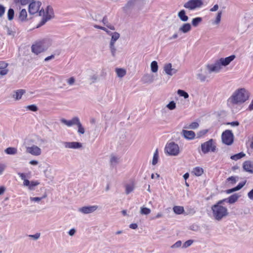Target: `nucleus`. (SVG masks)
Instances as JSON below:
<instances>
[{"label": "nucleus", "mask_w": 253, "mask_h": 253, "mask_svg": "<svg viewBox=\"0 0 253 253\" xmlns=\"http://www.w3.org/2000/svg\"><path fill=\"white\" fill-rule=\"evenodd\" d=\"M223 202L220 200L211 207L213 216L215 219L220 221L228 214L226 207L222 206Z\"/></svg>", "instance_id": "nucleus-1"}, {"label": "nucleus", "mask_w": 253, "mask_h": 253, "mask_svg": "<svg viewBox=\"0 0 253 253\" xmlns=\"http://www.w3.org/2000/svg\"><path fill=\"white\" fill-rule=\"evenodd\" d=\"M248 94L244 88L236 91L229 98L228 102L232 105L242 103L248 99Z\"/></svg>", "instance_id": "nucleus-2"}, {"label": "nucleus", "mask_w": 253, "mask_h": 253, "mask_svg": "<svg viewBox=\"0 0 253 253\" xmlns=\"http://www.w3.org/2000/svg\"><path fill=\"white\" fill-rule=\"evenodd\" d=\"M53 9L51 7L47 6L46 9V12L45 13L44 10L41 9L39 11V15L43 16L42 20H41L40 24L38 26H41L44 24L48 20L50 19L53 16Z\"/></svg>", "instance_id": "nucleus-3"}, {"label": "nucleus", "mask_w": 253, "mask_h": 253, "mask_svg": "<svg viewBox=\"0 0 253 253\" xmlns=\"http://www.w3.org/2000/svg\"><path fill=\"white\" fill-rule=\"evenodd\" d=\"M165 151L169 155L177 156L179 153V147L177 144L171 142L166 145Z\"/></svg>", "instance_id": "nucleus-4"}, {"label": "nucleus", "mask_w": 253, "mask_h": 253, "mask_svg": "<svg viewBox=\"0 0 253 253\" xmlns=\"http://www.w3.org/2000/svg\"><path fill=\"white\" fill-rule=\"evenodd\" d=\"M111 39L109 43V48L113 57L116 56L117 49L115 47V42L119 39L120 35L117 32L111 34Z\"/></svg>", "instance_id": "nucleus-5"}, {"label": "nucleus", "mask_w": 253, "mask_h": 253, "mask_svg": "<svg viewBox=\"0 0 253 253\" xmlns=\"http://www.w3.org/2000/svg\"><path fill=\"white\" fill-rule=\"evenodd\" d=\"M201 150L203 153L206 154L210 151L214 152L216 150V146L214 145L213 140L210 139L201 144Z\"/></svg>", "instance_id": "nucleus-6"}, {"label": "nucleus", "mask_w": 253, "mask_h": 253, "mask_svg": "<svg viewBox=\"0 0 253 253\" xmlns=\"http://www.w3.org/2000/svg\"><path fill=\"white\" fill-rule=\"evenodd\" d=\"M203 5V1L202 0H189L184 4L183 6L185 8L193 10L201 7Z\"/></svg>", "instance_id": "nucleus-7"}, {"label": "nucleus", "mask_w": 253, "mask_h": 253, "mask_svg": "<svg viewBox=\"0 0 253 253\" xmlns=\"http://www.w3.org/2000/svg\"><path fill=\"white\" fill-rule=\"evenodd\" d=\"M221 138L223 143L227 145H230L233 142L234 135L231 130H226L223 132Z\"/></svg>", "instance_id": "nucleus-8"}, {"label": "nucleus", "mask_w": 253, "mask_h": 253, "mask_svg": "<svg viewBox=\"0 0 253 253\" xmlns=\"http://www.w3.org/2000/svg\"><path fill=\"white\" fill-rule=\"evenodd\" d=\"M47 48V46L45 45V43L42 42H37L32 46V51L36 54L45 51Z\"/></svg>", "instance_id": "nucleus-9"}, {"label": "nucleus", "mask_w": 253, "mask_h": 253, "mask_svg": "<svg viewBox=\"0 0 253 253\" xmlns=\"http://www.w3.org/2000/svg\"><path fill=\"white\" fill-rule=\"evenodd\" d=\"M98 208L97 205L84 206L79 208L78 211L84 214H89L94 212Z\"/></svg>", "instance_id": "nucleus-10"}, {"label": "nucleus", "mask_w": 253, "mask_h": 253, "mask_svg": "<svg viewBox=\"0 0 253 253\" xmlns=\"http://www.w3.org/2000/svg\"><path fill=\"white\" fill-rule=\"evenodd\" d=\"M41 5L40 1H33L29 5V12L30 14H34L38 12Z\"/></svg>", "instance_id": "nucleus-11"}, {"label": "nucleus", "mask_w": 253, "mask_h": 253, "mask_svg": "<svg viewBox=\"0 0 253 253\" xmlns=\"http://www.w3.org/2000/svg\"><path fill=\"white\" fill-rule=\"evenodd\" d=\"M26 151L27 153L31 154L34 156H39L41 154V149L36 145H33L31 147H27L26 148Z\"/></svg>", "instance_id": "nucleus-12"}, {"label": "nucleus", "mask_w": 253, "mask_h": 253, "mask_svg": "<svg viewBox=\"0 0 253 253\" xmlns=\"http://www.w3.org/2000/svg\"><path fill=\"white\" fill-rule=\"evenodd\" d=\"M221 65L219 60H217L215 63L207 65V68L210 73L218 72L221 69Z\"/></svg>", "instance_id": "nucleus-13"}, {"label": "nucleus", "mask_w": 253, "mask_h": 253, "mask_svg": "<svg viewBox=\"0 0 253 253\" xmlns=\"http://www.w3.org/2000/svg\"><path fill=\"white\" fill-rule=\"evenodd\" d=\"M164 69L166 74L171 76L176 74L177 72V69L172 68L171 63H168L165 65Z\"/></svg>", "instance_id": "nucleus-14"}, {"label": "nucleus", "mask_w": 253, "mask_h": 253, "mask_svg": "<svg viewBox=\"0 0 253 253\" xmlns=\"http://www.w3.org/2000/svg\"><path fill=\"white\" fill-rule=\"evenodd\" d=\"M65 147L71 149H80L82 147V144L78 142H67L64 143Z\"/></svg>", "instance_id": "nucleus-15"}, {"label": "nucleus", "mask_w": 253, "mask_h": 253, "mask_svg": "<svg viewBox=\"0 0 253 253\" xmlns=\"http://www.w3.org/2000/svg\"><path fill=\"white\" fill-rule=\"evenodd\" d=\"M142 1V0H129L123 7V10L126 11L133 7L137 2Z\"/></svg>", "instance_id": "nucleus-16"}, {"label": "nucleus", "mask_w": 253, "mask_h": 253, "mask_svg": "<svg viewBox=\"0 0 253 253\" xmlns=\"http://www.w3.org/2000/svg\"><path fill=\"white\" fill-rule=\"evenodd\" d=\"M235 58V56L234 55L229 56L225 58H221L218 60L221 64V66H227L230 64V63L233 61Z\"/></svg>", "instance_id": "nucleus-17"}, {"label": "nucleus", "mask_w": 253, "mask_h": 253, "mask_svg": "<svg viewBox=\"0 0 253 253\" xmlns=\"http://www.w3.org/2000/svg\"><path fill=\"white\" fill-rule=\"evenodd\" d=\"M8 63L6 62L1 61H0V75L1 76L6 75L8 72V69L7 68Z\"/></svg>", "instance_id": "nucleus-18"}, {"label": "nucleus", "mask_w": 253, "mask_h": 253, "mask_svg": "<svg viewBox=\"0 0 253 253\" xmlns=\"http://www.w3.org/2000/svg\"><path fill=\"white\" fill-rule=\"evenodd\" d=\"M181 133L183 135L184 137L187 139H193L195 137V132L192 130H187L183 129Z\"/></svg>", "instance_id": "nucleus-19"}, {"label": "nucleus", "mask_w": 253, "mask_h": 253, "mask_svg": "<svg viewBox=\"0 0 253 253\" xmlns=\"http://www.w3.org/2000/svg\"><path fill=\"white\" fill-rule=\"evenodd\" d=\"M243 168L247 172L253 173V163L251 161H246L243 163Z\"/></svg>", "instance_id": "nucleus-20"}, {"label": "nucleus", "mask_w": 253, "mask_h": 253, "mask_svg": "<svg viewBox=\"0 0 253 253\" xmlns=\"http://www.w3.org/2000/svg\"><path fill=\"white\" fill-rule=\"evenodd\" d=\"M239 195L237 194H234L230 196L229 198L221 200L223 202H226L229 204L235 203L239 198Z\"/></svg>", "instance_id": "nucleus-21"}, {"label": "nucleus", "mask_w": 253, "mask_h": 253, "mask_svg": "<svg viewBox=\"0 0 253 253\" xmlns=\"http://www.w3.org/2000/svg\"><path fill=\"white\" fill-rule=\"evenodd\" d=\"M25 93V90L24 89H18L14 92L12 95V97L16 100H19L21 98L22 95Z\"/></svg>", "instance_id": "nucleus-22"}, {"label": "nucleus", "mask_w": 253, "mask_h": 253, "mask_svg": "<svg viewBox=\"0 0 253 253\" xmlns=\"http://www.w3.org/2000/svg\"><path fill=\"white\" fill-rule=\"evenodd\" d=\"M154 80V76L152 74H145L143 76L142 78V81L144 83L151 84L153 82Z\"/></svg>", "instance_id": "nucleus-23"}, {"label": "nucleus", "mask_w": 253, "mask_h": 253, "mask_svg": "<svg viewBox=\"0 0 253 253\" xmlns=\"http://www.w3.org/2000/svg\"><path fill=\"white\" fill-rule=\"evenodd\" d=\"M80 120L78 117H74L70 120H66L64 119V125L68 126H71L75 125H77Z\"/></svg>", "instance_id": "nucleus-24"}, {"label": "nucleus", "mask_w": 253, "mask_h": 253, "mask_svg": "<svg viewBox=\"0 0 253 253\" xmlns=\"http://www.w3.org/2000/svg\"><path fill=\"white\" fill-rule=\"evenodd\" d=\"M191 29V26L189 23H185L179 29V31L183 33H186L190 31Z\"/></svg>", "instance_id": "nucleus-25"}, {"label": "nucleus", "mask_w": 253, "mask_h": 253, "mask_svg": "<svg viewBox=\"0 0 253 253\" xmlns=\"http://www.w3.org/2000/svg\"><path fill=\"white\" fill-rule=\"evenodd\" d=\"M178 16L182 21L186 22L188 20V17L186 15L185 11L183 9L178 13Z\"/></svg>", "instance_id": "nucleus-26"}, {"label": "nucleus", "mask_w": 253, "mask_h": 253, "mask_svg": "<svg viewBox=\"0 0 253 253\" xmlns=\"http://www.w3.org/2000/svg\"><path fill=\"white\" fill-rule=\"evenodd\" d=\"M27 12L25 9H22L19 13V19L21 21H25L27 20Z\"/></svg>", "instance_id": "nucleus-27"}, {"label": "nucleus", "mask_w": 253, "mask_h": 253, "mask_svg": "<svg viewBox=\"0 0 253 253\" xmlns=\"http://www.w3.org/2000/svg\"><path fill=\"white\" fill-rule=\"evenodd\" d=\"M199 126V124L197 122H192V123L190 124H186L184 126V128L185 129H195L198 128Z\"/></svg>", "instance_id": "nucleus-28"}, {"label": "nucleus", "mask_w": 253, "mask_h": 253, "mask_svg": "<svg viewBox=\"0 0 253 253\" xmlns=\"http://www.w3.org/2000/svg\"><path fill=\"white\" fill-rule=\"evenodd\" d=\"M4 152L8 155H15L17 153V149L15 147H8L6 148Z\"/></svg>", "instance_id": "nucleus-29"}, {"label": "nucleus", "mask_w": 253, "mask_h": 253, "mask_svg": "<svg viewBox=\"0 0 253 253\" xmlns=\"http://www.w3.org/2000/svg\"><path fill=\"white\" fill-rule=\"evenodd\" d=\"M125 192L126 195L132 192L134 189V185L133 183L127 184L125 186Z\"/></svg>", "instance_id": "nucleus-30"}, {"label": "nucleus", "mask_w": 253, "mask_h": 253, "mask_svg": "<svg viewBox=\"0 0 253 253\" xmlns=\"http://www.w3.org/2000/svg\"><path fill=\"white\" fill-rule=\"evenodd\" d=\"M39 184V182L37 181H32L29 180V183L27 185H24V186H27L28 189L30 190H32L34 189V187Z\"/></svg>", "instance_id": "nucleus-31"}, {"label": "nucleus", "mask_w": 253, "mask_h": 253, "mask_svg": "<svg viewBox=\"0 0 253 253\" xmlns=\"http://www.w3.org/2000/svg\"><path fill=\"white\" fill-rule=\"evenodd\" d=\"M18 175L21 179L23 180V185H27V184L29 183V180L27 179V177H28V174L19 172L18 173Z\"/></svg>", "instance_id": "nucleus-32"}, {"label": "nucleus", "mask_w": 253, "mask_h": 253, "mask_svg": "<svg viewBox=\"0 0 253 253\" xmlns=\"http://www.w3.org/2000/svg\"><path fill=\"white\" fill-rule=\"evenodd\" d=\"M173 211L177 214H180L184 212V209L182 206H174L173 208Z\"/></svg>", "instance_id": "nucleus-33"}, {"label": "nucleus", "mask_w": 253, "mask_h": 253, "mask_svg": "<svg viewBox=\"0 0 253 253\" xmlns=\"http://www.w3.org/2000/svg\"><path fill=\"white\" fill-rule=\"evenodd\" d=\"M203 169L200 167H196L193 169L192 172L196 176H201L203 173Z\"/></svg>", "instance_id": "nucleus-34"}, {"label": "nucleus", "mask_w": 253, "mask_h": 253, "mask_svg": "<svg viewBox=\"0 0 253 253\" xmlns=\"http://www.w3.org/2000/svg\"><path fill=\"white\" fill-rule=\"evenodd\" d=\"M158 159H159V153H158V150L157 149L155 150V152L154 153V155H153V157L152 164L153 166L156 165L157 164L158 162Z\"/></svg>", "instance_id": "nucleus-35"}, {"label": "nucleus", "mask_w": 253, "mask_h": 253, "mask_svg": "<svg viewBox=\"0 0 253 253\" xmlns=\"http://www.w3.org/2000/svg\"><path fill=\"white\" fill-rule=\"evenodd\" d=\"M116 72L117 74V76L120 78L123 77L126 74V70L122 68H117L116 69Z\"/></svg>", "instance_id": "nucleus-36"}, {"label": "nucleus", "mask_w": 253, "mask_h": 253, "mask_svg": "<svg viewBox=\"0 0 253 253\" xmlns=\"http://www.w3.org/2000/svg\"><path fill=\"white\" fill-rule=\"evenodd\" d=\"M244 156H245V154L243 152H240L237 154L231 156V159L232 160L237 161L238 160L241 159L242 158L244 157Z\"/></svg>", "instance_id": "nucleus-37"}, {"label": "nucleus", "mask_w": 253, "mask_h": 253, "mask_svg": "<svg viewBox=\"0 0 253 253\" xmlns=\"http://www.w3.org/2000/svg\"><path fill=\"white\" fill-rule=\"evenodd\" d=\"M158 66L156 61H153L151 63V70L152 72L156 73L158 71Z\"/></svg>", "instance_id": "nucleus-38"}, {"label": "nucleus", "mask_w": 253, "mask_h": 253, "mask_svg": "<svg viewBox=\"0 0 253 253\" xmlns=\"http://www.w3.org/2000/svg\"><path fill=\"white\" fill-rule=\"evenodd\" d=\"M202 21V18L201 17L193 18L192 21V24L193 26L197 27Z\"/></svg>", "instance_id": "nucleus-39"}, {"label": "nucleus", "mask_w": 253, "mask_h": 253, "mask_svg": "<svg viewBox=\"0 0 253 253\" xmlns=\"http://www.w3.org/2000/svg\"><path fill=\"white\" fill-rule=\"evenodd\" d=\"M119 163V158L115 156H111L110 163L112 166H115Z\"/></svg>", "instance_id": "nucleus-40"}, {"label": "nucleus", "mask_w": 253, "mask_h": 253, "mask_svg": "<svg viewBox=\"0 0 253 253\" xmlns=\"http://www.w3.org/2000/svg\"><path fill=\"white\" fill-rule=\"evenodd\" d=\"M140 212L141 214L148 215L150 213L151 210L150 209L147 208L141 207L140 209Z\"/></svg>", "instance_id": "nucleus-41"}, {"label": "nucleus", "mask_w": 253, "mask_h": 253, "mask_svg": "<svg viewBox=\"0 0 253 253\" xmlns=\"http://www.w3.org/2000/svg\"><path fill=\"white\" fill-rule=\"evenodd\" d=\"M14 11L12 8H9L7 12V18L9 20H12L14 18Z\"/></svg>", "instance_id": "nucleus-42"}, {"label": "nucleus", "mask_w": 253, "mask_h": 253, "mask_svg": "<svg viewBox=\"0 0 253 253\" xmlns=\"http://www.w3.org/2000/svg\"><path fill=\"white\" fill-rule=\"evenodd\" d=\"M177 93L180 96L184 97L185 99H186L189 97V94H188V93H187L186 92L183 90L178 89L177 91Z\"/></svg>", "instance_id": "nucleus-43"}, {"label": "nucleus", "mask_w": 253, "mask_h": 253, "mask_svg": "<svg viewBox=\"0 0 253 253\" xmlns=\"http://www.w3.org/2000/svg\"><path fill=\"white\" fill-rule=\"evenodd\" d=\"M77 126L78 127V132L80 134H83L84 133V128L82 126L80 121H79V123L77 124Z\"/></svg>", "instance_id": "nucleus-44"}, {"label": "nucleus", "mask_w": 253, "mask_h": 253, "mask_svg": "<svg viewBox=\"0 0 253 253\" xmlns=\"http://www.w3.org/2000/svg\"><path fill=\"white\" fill-rule=\"evenodd\" d=\"M33 0H14V1L15 3L17 4L20 3L21 4L24 5Z\"/></svg>", "instance_id": "nucleus-45"}, {"label": "nucleus", "mask_w": 253, "mask_h": 253, "mask_svg": "<svg viewBox=\"0 0 253 253\" xmlns=\"http://www.w3.org/2000/svg\"><path fill=\"white\" fill-rule=\"evenodd\" d=\"M167 107L170 110H174L176 108V104L174 101H171L167 105Z\"/></svg>", "instance_id": "nucleus-46"}, {"label": "nucleus", "mask_w": 253, "mask_h": 253, "mask_svg": "<svg viewBox=\"0 0 253 253\" xmlns=\"http://www.w3.org/2000/svg\"><path fill=\"white\" fill-rule=\"evenodd\" d=\"M197 76V79L201 82H204L207 78V76L202 73H198Z\"/></svg>", "instance_id": "nucleus-47"}, {"label": "nucleus", "mask_w": 253, "mask_h": 253, "mask_svg": "<svg viewBox=\"0 0 253 253\" xmlns=\"http://www.w3.org/2000/svg\"><path fill=\"white\" fill-rule=\"evenodd\" d=\"M221 14H222L221 11L218 12L216 17L215 22H214L215 24H218L220 23V20H221Z\"/></svg>", "instance_id": "nucleus-48"}, {"label": "nucleus", "mask_w": 253, "mask_h": 253, "mask_svg": "<svg viewBox=\"0 0 253 253\" xmlns=\"http://www.w3.org/2000/svg\"><path fill=\"white\" fill-rule=\"evenodd\" d=\"M98 79V76L96 74H93V75L91 76L89 78V80L91 82V83H95Z\"/></svg>", "instance_id": "nucleus-49"}, {"label": "nucleus", "mask_w": 253, "mask_h": 253, "mask_svg": "<svg viewBox=\"0 0 253 253\" xmlns=\"http://www.w3.org/2000/svg\"><path fill=\"white\" fill-rule=\"evenodd\" d=\"M193 243V240H189L187 241H186L184 244L183 245V248H186L189 246H190L192 243Z\"/></svg>", "instance_id": "nucleus-50"}, {"label": "nucleus", "mask_w": 253, "mask_h": 253, "mask_svg": "<svg viewBox=\"0 0 253 253\" xmlns=\"http://www.w3.org/2000/svg\"><path fill=\"white\" fill-rule=\"evenodd\" d=\"M227 180L228 181H230L232 184H234L236 183L237 180L236 179V178L234 176H231L228 177L227 179Z\"/></svg>", "instance_id": "nucleus-51"}, {"label": "nucleus", "mask_w": 253, "mask_h": 253, "mask_svg": "<svg viewBox=\"0 0 253 253\" xmlns=\"http://www.w3.org/2000/svg\"><path fill=\"white\" fill-rule=\"evenodd\" d=\"M27 108L34 112H36L38 110L37 107L35 105H29L27 107Z\"/></svg>", "instance_id": "nucleus-52"}, {"label": "nucleus", "mask_w": 253, "mask_h": 253, "mask_svg": "<svg viewBox=\"0 0 253 253\" xmlns=\"http://www.w3.org/2000/svg\"><path fill=\"white\" fill-rule=\"evenodd\" d=\"M245 183H246V182H243L239 183V184L236 187H235L236 190L238 191V190H240L245 185Z\"/></svg>", "instance_id": "nucleus-53"}, {"label": "nucleus", "mask_w": 253, "mask_h": 253, "mask_svg": "<svg viewBox=\"0 0 253 253\" xmlns=\"http://www.w3.org/2000/svg\"><path fill=\"white\" fill-rule=\"evenodd\" d=\"M5 7L0 4V17H2L5 13Z\"/></svg>", "instance_id": "nucleus-54"}, {"label": "nucleus", "mask_w": 253, "mask_h": 253, "mask_svg": "<svg viewBox=\"0 0 253 253\" xmlns=\"http://www.w3.org/2000/svg\"><path fill=\"white\" fill-rule=\"evenodd\" d=\"M182 242L181 241H177L175 244H174L172 246V248H176L180 247L181 246Z\"/></svg>", "instance_id": "nucleus-55"}, {"label": "nucleus", "mask_w": 253, "mask_h": 253, "mask_svg": "<svg viewBox=\"0 0 253 253\" xmlns=\"http://www.w3.org/2000/svg\"><path fill=\"white\" fill-rule=\"evenodd\" d=\"M75 82V79L74 77H71L67 81V83L70 85H73Z\"/></svg>", "instance_id": "nucleus-56"}, {"label": "nucleus", "mask_w": 253, "mask_h": 253, "mask_svg": "<svg viewBox=\"0 0 253 253\" xmlns=\"http://www.w3.org/2000/svg\"><path fill=\"white\" fill-rule=\"evenodd\" d=\"M208 130L207 129H204L201 130L198 132V135H199V137L205 135L208 132Z\"/></svg>", "instance_id": "nucleus-57"}, {"label": "nucleus", "mask_w": 253, "mask_h": 253, "mask_svg": "<svg viewBox=\"0 0 253 253\" xmlns=\"http://www.w3.org/2000/svg\"><path fill=\"white\" fill-rule=\"evenodd\" d=\"M6 168V165L3 164H0V174H1Z\"/></svg>", "instance_id": "nucleus-58"}, {"label": "nucleus", "mask_w": 253, "mask_h": 253, "mask_svg": "<svg viewBox=\"0 0 253 253\" xmlns=\"http://www.w3.org/2000/svg\"><path fill=\"white\" fill-rule=\"evenodd\" d=\"M43 198L42 197H32L30 198L31 201L39 202H40Z\"/></svg>", "instance_id": "nucleus-59"}, {"label": "nucleus", "mask_w": 253, "mask_h": 253, "mask_svg": "<svg viewBox=\"0 0 253 253\" xmlns=\"http://www.w3.org/2000/svg\"><path fill=\"white\" fill-rule=\"evenodd\" d=\"M29 237L34 239L35 240L38 239L40 237V233H36L34 235H29Z\"/></svg>", "instance_id": "nucleus-60"}, {"label": "nucleus", "mask_w": 253, "mask_h": 253, "mask_svg": "<svg viewBox=\"0 0 253 253\" xmlns=\"http://www.w3.org/2000/svg\"><path fill=\"white\" fill-rule=\"evenodd\" d=\"M227 124L233 126H238L239 125V123L238 121H234L231 123H228Z\"/></svg>", "instance_id": "nucleus-61"}, {"label": "nucleus", "mask_w": 253, "mask_h": 253, "mask_svg": "<svg viewBox=\"0 0 253 253\" xmlns=\"http://www.w3.org/2000/svg\"><path fill=\"white\" fill-rule=\"evenodd\" d=\"M6 29L7 35H8L9 36H13L14 35V33L11 29H10L8 27H6Z\"/></svg>", "instance_id": "nucleus-62"}, {"label": "nucleus", "mask_w": 253, "mask_h": 253, "mask_svg": "<svg viewBox=\"0 0 253 253\" xmlns=\"http://www.w3.org/2000/svg\"><path fill=\"white\" fill-rule=\"evenodd\" d=\"M248 196L250 199L253 200V189L248 193Z\"/></svg>", "instance_id": "nucleus-63"}, {"label": "nucleus", "mask_w": 253, "mask_h": 253, "mask_svg": "<svg viewBox=\"0 0 253 253\" xmlns=\"http://www.w3.org/2000/svg\"><path fill=\"white\" fill-rule=\"evenodd\" d=\"M218 4H215L213 7H212L210 9V11H212V12H213V11H216L218 10Z\"/></svg>", "instance_id": "nucleus-64"}]
</instances>
